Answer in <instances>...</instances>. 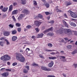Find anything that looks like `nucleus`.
<instances>
[{"label": "nucleus", "instance_id": "1", "mask_svg": "<svg viewBox=\"0 0 77 77\" xmlns=\"http://www.w3.org/2000/svg\"><path fill=\"white\" fill-rule=\"evenodd\" d=\"M57 33H60V34H62V33H65L67 35H71L72 34L71 30L69 29H64L63 28H61L58 31H57Z\"/></svg>", "mask_w": 77, "mask_h": 77}, {"label": "nucleus", "instance_id": "2", "mask_svg": "<svg viewBox=\"0 0 77 77\" xmlns=\"http://www.w3.org/2000/svg\"><path fill=\"white\" fill-rule=\"evenodd\" d=\"M16 59L21 62H24L25 61V58L20 53H16Z\"/></svg>", "mask_w": 77, "mask_h": 77}, {"label": "nucleus", "instance_id": "3", "mask_svg": "<svg viewBox=\"0 0 77 77\" xmlns=\"http://www.w3.org/2000/svg\"><path fill=\"white\" fill-rule=\"evenodd\" d=\"M1 60H3V61H6V60H10L11 59V57L8 55H6L2 57L1 58Z\"/></svg>", "mask_w": 77, "mask_h": 77}, {"label": "nucleus", "instance_id": "4", "mask_svg": "<svg viewBox=\"0 0 77 77\" xmlns=\"http://www.w3.org/2000/svg\"><path fill=\"white\" fill-rule=\"evenodd\" d=\"M1 75L4 77H8L9 75V72H6L1 74Z\"/></svg>", "mask_w": 77, "mask_h": 77}, {"label": "nucleus", "instance_id": "5", "mask_svg": "<svg viewBox=\"0 0 77 77\" xmlns=\"http://www.w3.org/2000/svg\"><path fill=\"white\" fill-rule=\"evenodd\" d=\"M22 12L26 15H27V14H29V13H30V11H29L28 10L24 9L22 11Z\"/></svg>", "mask_w": 77, "mask_h": 77}, {"label": "nucleus", "instance_id": "6", "mask_svg": "<svg viewBox=\"0 0 77 77\" xmlns=\"http://www.w3.org/2000/svg\"><path fill=\"white\" fill-rule=\"evenodd\" d=\"M34 23L36 26L39 27V26L41 25V22H39L38 21H34Z\"/></svg>", "mask_w": 77, "mask_h": 77}, {"label": "nucleus", "instance_id": "7", "mask_svg": "<svg viewBox=\"0 0 77 77\" xmlns=\"http://www.w3.org/2000/svg\"><path fill=\"white\" fill-rule=\"evenodd\" d=\"M54 65V62H53V61L51 60L48 65V66L50 68H51Z\"/></svg>", "mask_w": 77, "mask_h": 77}, {"label": "nucleus", "instance_id": "8", "mask_svg": "<svg viewBox=\"0 0 77 77\" xmlns=\"http://www.w3.org/2000/svg\"><path fill=\"white\" fill-rule=\"evenodd\" d=\"M26 51L28 54H29L32 53V50H30L29 48H27L26 49Z\"/></svg>", "mask_w": 77, "mask_h": 77}, {"label": "nucleus", "instance_id": "9", "mask_svg": "<svg viewBox=\"0 0 77 77\" xmlns=\"http://www.w3.org/2000/svg\"><path fill=\"white\" fill-rule=\"evenodd\" d=\"M53 28L51 27L45 30L44 32V33H46V32H49V31H53Z\"/></svg>", "mask_w": 77, "mask_h": 77}, {"label": "nucleus", "instance_id": "10", "mask_svg": "<svg viewBox=\"0 0 77 77\" xmlns=\"http://www.w3.org/2000/svg\"><path fill=\"white\" fill-rule=\"evenodd\" d=\"M70 15H71L72 17H73V18H76L77 17L76 14L73 12L70 13Z\"/></svg>", "mask_w": 77, "mask_h": 77}, {"label": "nucleus", "instance_id": "11", "mask_svg": "<svg viewBox=\"0 0 77 77\" xmlns=\"http://www.w3.org/2000/svg\"><path fill=\"white\" fill-rule=\"evenodd\" d=\"M18 10H14L12 12L11 15H16V14H18Z\"/></svg>", "mask_w": 77, "mask_h": 77}, {"label": "nucleus", "instance_id": "12", "mask_svg": "<svg viewBox=\"0 0 77 77\" xmlns=\"http://www.w3.org/2000/svg\"><path fill=\"white\" fill-rule=\"evenodd\" d=\"M38 36L37 37V38H42L43 36H44V34L43 33H41L40 34H39L37 35Z\"/></svg>", "mask_w": 77, "mask_h": 77}, {"label": "nucleus", "instance_id": "13", "mask_svg": "<svg viewBox=\"0 0 77 77\" xmlns=\"http://www.w3.org/2000/svg\"><path fill=\"white\" fill-rule=\"evenodd\" d=\"M11 32L9 31H7L4 32V36H9L10 35Z\"/></svg>", "mask_w": 77, "mask_h": 77}, {"label": "nucleus", "instance_id": "14", "mask_svg": "<svg viewBox=\"0 0 77 77\" xmlns=\"http://www.w3.org/2000/svg\"><path fill=\"white\" fill-rule=\"evenodd\" d=\"M63 23L64 25L65 26V27H67V28H68V23H66V22L64 20L63 21Z\"/></svg>", "mask_w": 77, "mask_h": 77}, {"label": "nucleus", "instance_id": "15", "mask_svg": "<svg viewBox=\"0 0 77 77\" xmlns=\"http://www.w3.org/2000/svg\"><path fill=\"white\" fill-rule=\"evenodd\" d=\"M8 7H4L3 9H2V11L4 12H5L7 11H8Z\"/></svg>", "mask_w": 77, "mask_h": 77}, {"label": "nucleus", "instance_id": "16", "mask_svg": "<svg viewBox=\"0 0 77 77\" xmlns=\"http://www.w3.org/2000/svg\"><path fill=\"white\" fill-rule=\"evenodd\" d=\"M12 9H13V5H11L9 7V11L11 12L12 11Z\"/></svg>", "mask_w": 77, "mask_h": 77}, {"label": "nucleus", "instance_id": "17", "mask_svg": "<svg viewBox=\"0 0 77 77\" xmlns=\"http://www.w3.org/2000/svg\"><path fill=\"white\" fill-rule=\"evenodd\" d=\"M12 41H15L17 39V37L16 36H13L12 38Z\"/></svg>", "mask_w": 77, "mask_h": 77}, {"label": "nucleus", "instance_id": "18", "mask_svg": "<svg viewBox=\"0 0 77 77\" xmlns=\"http://www.w3.org/2000/svg\"><path fill=\"white\" fill-rule=\"evenodd\" d=\"M24 17V14H21L18 17V20H21Z\"/></svg>", "mask_w": 77, "mask_h": 77}, {"label": "nucleus", "instance_id": "19", "mask_svg": "<svg viewBox=\"0 0 77 77\" xmlns=\"http://www.w3.org/2000/svg\"><path fill=\"white\" fill-rule=\"evenodd\" d=\"M56 59V57H48V59L50 60H51V59L54 60V59Z\"/></svg>", "mask_w": 77, "mask_h": 77}, {"label": "nucleus", "instance_id": "20", "mask_svg": "<svg viewBox=\"0 0 77 77\" xmlns=\"http://www.w3.org/2000/svg\"><path fill=\"white\" fill-rule=\"evenodd\" d=\"M11 33L12 35H15L16 34H17V30H14L11 31Z\"/></svg>", "mask_w": 77, "mask_h": 77}, {"label": "nucleus", "instance_id": "21", "mask_svg": "<svg viewBox=\"0 0 77 77\" xmlns=\"http://www.w3.org/2000/svg\"><path fill=\"white\" fill-rule=\"evenodd\" d=\"M66 47L68 49H69V50H71L72 48V45H68L66 46Z\"/></svg>", "mask_w": 77, "mask_h": 77}, {"label": "nucleus", "instance_id": "22", "mask_svg": "<svg viewBox=\"0 0 77 77\" xmlns=\"http://www.w3.org/2000/svg\"><path fill=\"white\" fill-rule=\"evenodd\" d=\"M71 5V2H66V6H69Z\"/></svg>", "mask_w": 77, "mask_h": 77}, {"label": "nucleus", "instance_id": "23", "mask_svg": "<svg viewBox=\"0 0 77 77\" xmlns=\"http://www.w3.org/2000/svg\"><path fill=\"white\" fill-rule=\"evenodd\" d=\"M70 25L71 26H73V27H75L76 26V24L74 23L71 22L70 23Z\"/></svg>", "mask_w": 77, "mask_h": 77}, {"label": "nucleus", "instance_id": "24", "mask_svg": "<svg viewBox=\"0 0 77 77\" xmlns=\"http://www.w3.org/2000/svg\"><path fill=\"white\" fill-rule=\"evenodd\" d=\"M77 53V50L75 49L74 51L71 52V54H76Z\"/></svg>", "mask_w": 77, "mask_h": 77}, {"label": "nucleus", "instance_id": "25", "mask_svg": "<svg viewBox=\"0 0 77 77\" xmlns=\"http://www.w3.org/2000/svg\"><path fill=\"white\" fill-rule=\"evenodd\" d=\"M38 17L40 19H42L43 18V16L41 14H39L38 15Z\"/></svg>", "mask_w": 77, "mask_h": 77}, {"label": "nucleus", "instance_id": "26", "mask_svg": "<svg viewBox=\"0 0 77 77\" xmlns=\"http://www.w3.org/2000/svg\"><path fill=\"white\" fill-rule=\"evenodd\" d=\"M32 65L33 66H38V64H37L34 63H33L32 64Z\"/></svg>", "mask_w": 77, "mask_h": 77}, {"label": "nucleus", "instance_id": "27", "mask_svg": "<svg viewBox=\"0 0 77 77\" xmlns=\"http://www.w3.org/2000/svg\"><path fill=\"white\" fill-rule=\"evenodd\" d=\"M22 2L21 4L22 5H25L26 4V0H21Z\"/></svg>", "mask_w": 77, "mask_h": 77}, {"label": "nucleus", "instance_id": "28", "mask_svg": "<svg viewBox=\"0 0 77 77\" xmlns=\"http://www.w3.org/2000/svg\"><path fill=\"white\" fill-rule=\"evenodd\" d=\"M23 72L24 73L26 74L28 72V70H27L26 69H24L23 70Z\"/></svg>", "mask_w": 77, "mask_h": 77}, {"label": "nucleus", "instance_id": "29", "mask_svg": "<svg viewBox=\"0 0 77 77\" xmlns=\"http://www.w3.org/2000/svg\"><path fill=\"white\" fill-rule=\"evenodd\" d=\"M41 68L42 70H44V71H46V69L47 68L46 67L42 66L41 67Z\"/></svg>", "mask_w": 77, "mask_h": 77}, {"label": "nucleus", "instance_id": "30", "mask_svg": "<svg viewBox=\"0 0 77 77\" xmlns=\"http://www.w3.org/2000/svg\"><path fill=\"white\" fill-rule=\"evenodd\" d=\"M33 5H34V6H36V5H37V2H36V1H33Z\"/></svg>", "mask_w": 77, "mask_h": 77}, {"label": "nucleus", "instance_id": "31", "mask_svg": "<svg viewBox=\"0 0 77 77\" xmlns=\"http://www.w3.org/2000/svg\"><path fill=\"white\" fill-rule=\"evenodd\" d=\"M4 42H3L1 41L0 42V45L2 47H3V44Z\"/></svg>", "mask_w": 77, "mask_h": 77}, {"label": "nucleus", "instance_id": "32", "mask_svg": "<svg viewBox=\"0 0 77 77\" xmlns=\"http://www.w3.org/2000/svg\"><path fill=\"white\" fill-rule=\"evenodd\" d=\"M16 27H20L21 26V24L19 23H17L16 24Z\"/></svg>", "mask_w": 77, "mask_h": 77}, {"label": "nucleus", "instance_id": "33", "mask_svg": "<svg viewBox=\"0 0 77 77\" xmlns=\"http://www.w3.org/2000/svg\"><path fill=\"white\" fill-rule=\"evenodd\" d=\"M53 33H48L47 35V36H53Z\"/></svg>", "mask_w": 77, "mask_h": 77}, {"label": "nucleus", "instance_id": "34", "mask_svg": "<svg viewBox=\"0 0 77 77\" xmlns=\"http://www.w3.org/2000/svg\"><path fill=\"white\" fill-rule=\"evenodd\" d=\"M48 47H49L50 48H51V47H52L53 46V45L51 43L48 44Z\"/></svg>", "mask_w": 77, "mask_h": 77}, {"label": "nucleus", "instance_id": "35", "mask_svg": "<svg viewBox=\"0 0 77 77\" xmlns=\"http://www.w3.org/2000/svg\"><path fill=\"white\" fill-rule=\"evenodd\" d=\"M45 6H46L47 8H49V6H50V5L48 3H46L45 4Z\"/></svg>", "mask_w": 77, "mask_h": 77}, {"label": "nucleus", "instance_id": "36", "mask_svg": "<svg viewBox=\"0 0 77 77\" xmlns=\"http://www.w3.org/2000/svg\"><path fill=\"white\" fill-rule=\"evenodd\" d=\"M46 51H56L55 50H46Z\"/></svg>", "mask_w": 77, "mask_h": 77}, {"label": "nucleus", "instance_id": "37", "mask_svg": "<svg viewBox=\"0 0 77 77\" xmlns=\"http://www.w3.org/2000/svg\"><path fill=\"white\" fill-rule=\"evenodd\" d=\"M26 28L27 29H29L32 28V26L30 25H28L26 26Z\"/></svg>", "mask_w": 77, "mask_h": 77}, {"label": "nucleus", "instance_id": "38", "mask_svg": "<svg viewBox=\"0 0 77 77\" xmlns=\"http://www.w3.org/2000/svg\"><path fill=\"white\" fill-rule=\"evenodd\" d=\"M12 18L13 19L14 21H16V19H15V18L14 16H13Z\"/></svg>", "mask_w": 77, "mask_h": 77}, {"label": "nucleus", "instance_id": "39", "mask_svg": "<svg viewBox=\"0 0 77 77\" xmlns=\"http://www.w3.org/2000/svg\"><path fill=\"white\" fill-rule=\"evenodd\" d=\"M46 71H51V69L46 68Z\"/></svg>", "mask_w": 77, "mask_h": 77}, {"label": "nucleus", "instance_id": "40", "mask_svg": "<svg viewBox=\"0 0 77 77\" xmlns=\"http://www.w3.org/2000/svg\"><path fill=\"white\" fill-rule=\"evenodd\" d=\"M73 66H74V67H75V68H77V64L76 63H74L73 64Z\"/></svg>", "mask_w": 77, "mask_h": 77}, {"label": "nucleus", "instance_id": "41", "mask_svg": "<svg viewBox=\"0 0 77 77\" xmlns=\"http://www.w3.org/2000/svg\"><path fill=\"white\" fill-rule=\"evenodd\" d=\"M17 65V62L13 63L12 64L13 66H15V65Z\"/></svg>", "mask_w": 77, "mask_h": 77}, {"label": "nucleus", "instance_id": "42", "mask_svg": "<svg viewBox=\"0 0 77 77\" xmlns=\"http://www.w3.org/2000/svg\"><path fill=\"white\" fill-rule=\"evenodd\" d=\"M25 67L28 70H29V66H25Z\"/></svg>", "mask_w": 77, "mask_h": 77}, {"label": "nucleus", "instance_id": "43", "mask_svg": "<svg viewBox=\"0 0 77 77\" xmlns=\"http://www.w3.org/2000/svg\"><path fill=\"white\" fill-rule=\"evenodd\" d=\"M5 41L6 42L7 44H9V42L8 41V40L5 39Z\"/></svg>", "mask_w": 77, "mask_h": 77}, {"label": "nucleus", "instance_id": "44", "mask_svg": "<svg viewBox=\"0 0 77 77\" xmlns=\"http://www.w3.org/2000/svg\"><path fill=\"white\" fill-rule=\"evenodd\" d=\"M17 30L19 32H21V28H19L17 29Z\"/></svg>", "mask_w": 77, "mask_h": 77}, {"label": "nucleus", "instance_id": "45", "mask_svg": "<svg viewBox=\"0 0 77 77\" xmlns=\"http://www.w3.org/2000/svg\"><path fill=\"white\" fill-rule=\"evenodd\" d=\"M39 56L41 57V58H42V59H44L45 58H44V56H43V55H39Z\"/></svg>", "mask_w": 77, "mask_h": 77}, {"label": "nucleus", "instance_id": "46", "mask_svg": "<svg viewBox=\"0 0 77 77\" xmlns=\"http://www.w3.org/2000/svg\"><path fill=\"white\" fill-rule=\"evenodd\" d=\"M5 38L4 37H2L0 38V40L1 41H3V40H5Z\"/></svg>", "mask_w": 77, "mask_h": 77}, {"label": "nucleus", "instance_id": "47", "mask_svg": "<svg viewBox=\"0 0 77 77\" xmlns=\"http://www.w3.org/2000/svg\"><path fill=\"white\" fill-rule=\"evenodd\" d=\"M35 30H36L37 32H39V29L38 28H36Z\"/></svg>", "mask_w": 77, "mask_h": 77}, {"label": "nucleus", "instance_id": "48", "mask_svg": "<svg viewBox=\"0 0 77 77\" xmlns=\"http://www.w3.org/2000/svg\"><path fill=\"white\" fill-rule=\"evenodd\" d=\"M6 71H12V70L9 69H6Z\"/></svg>", "mask_w": 77, "mask_h": 77}, {"label": "nucleus", "instance_id": "49", "mask_svg": "<svg viewBox=\"0 0 77 77\" xmlns=\"http://www.w3.org/2000/svg\"><path fill=\"white\" fill-rule=\"evenodd\" d=\"M9 26L11 28H13V27H14V26H13V25L11 24H10L9 25Z\"/></svg>", "mask_w": 77, "mask_h": 77}, {"label": "nucleus", "instance_id": "50", "mask_svg": "<svg viewBox=\"0 0 77 77\" xmlns=\"http://www.w3.org/2000/svg\"><path fill=\"white\" fill-rule=\"evenodd\" d=\"M62 75H63V77H66V74H65V73L62 74Z\"/></svg>", "mask_w": 77, "mask_h": 77}, {"label": "nucleus", "instance_id": "51", "mask_svg": "<svg viewBox=\"0 0 77 77\" xmlns=\"http://www.w3.org/2000/svg\"><path fill=\"white\" fill-rule=\"evenodd\" d=\"M35 35H33L32 36V37H31V38H32V39H33L34 40H35Z\"/></svg>", "mask_w": 77, "mask_h": 77}, {"label": "nucleus", "instance_id": "52", "mask_svg": "<svg viewBox=\"0 0 77 77\" xmlns=\"http://www.w3.org/2000/svg\"><path fill=\"white\" fill-rule=\"evenodd\" d=\"M49 23H51V24H53V23H54V21L52 20L51 21H50Z\"/></svg>", "mask_w": 77, "mask_h": 77}, {"label": "nucleus", "instance_id": "53", "mask_svg": "<svg viewBox=\"0 0 77 77\" xmlns=\"http://www.w3.org/2000/svg\"><path fill=\"white\" fill-rule=\"evenodd\" d=\"M64 17H65V18H67V15H66V14H64Z\"/></svg>", "mask_w": 77, "mask_h": 77}, {"label": "nucleus", "instance_id": "54", "mask_svg": "<svg viewBox=\"0 0 77 77\" xmlns=\"http://www.w3.org/2000/svg\"><path fill=\"white\" fill-rule=\"evenodd\" d=\"M45 14L47 15H48L50 14V13L49 12H45Z\"/></svg>", "mask_w": 77, "mask_h": 77}, {"label": "nucleus", "instance_id": "55", "mask_svg": "<svg viewBox=\"0 0 77 77\" xmlns=\"http://www.w3.org/2000/svg\"><path fill=\"white\" fill-rule=\"evenodd\" d=\"M48 77H55L54 75H49L48 76Z\"/></svg>", "mask_w": 77, "mask_h": 77}, {"label": "nucleus", "instance_id": "56", "mask_svg": "<svg viewBox=\"0 0 77 77\" xmlns=\"http://www.w3.org/2000/svg\"><path fill=\"white\" fill-rule=\"evenodd\" d=\"M13 5L14 6H16V5H17V3L16 2L14 3H13Z\"/></svg>", "mask_w": 77, "mask_h": 77}, {"label": "nucleus", "instance_id": "57", "mask_svg": "<svg viewBox=\"0 0 77 77\" xmlns=\"http://www.w3.org/2000/svg\"><path fill=\"white\" fill-rule=\"evenodd\" d=\"M51 54H52L53 55H54V54H56V53H55L54 52H51L50 53Z\"/></svg>", "mask_w": 77, "mask_h": 77}, {"label": "nucleus", "instance_id": "58", "mask_svg": "<svg viewBox=\"0 0 77 77\" xmlns=\"http://www.w3.org/2000/svg\"><path fill=\"white\" fill-rule=\"evenodd\" d=\"M74 35H77V31H75L74 32Z\"/></svg>", "mask_w": 77, "mask_h": 77}, {"label": "nucleus", "instance_id": "59", "mask_svg": "<svg viewBox=\"0 0 77 77\" xmlns=\"http://www.w3.org/2000/svg\"><path fill=\"white\" fill-rule=\"evenodd\" d=\"M60 57H61V58H62V59H65V57L63 56H61Z\"/></svg>", "mask_w": 77, "mask_h": 77}, {"label": "nucleus", "instance_id": "60", "mask_svg": "<svg viewBox=\"0 0 77 77\" xmlns=\"http://www.w3.org/2000/svg\"><path fill=\"white\" fill-rule=\"evenodd\" d=\"M62 12V11L60 10L59 9L57 11V12Z\"/></svg>", "mask_w": 77, "mask_h": 77}, {"label": "nucleus", "instance_id": "61", "mask_svg": "<svg viewBox=\"0 0 77 77\" xmlns=\"http://www.w3.org/2000/svg\"><path fill=\"white\" fill-rule=\"evenodd\" d=\"M3 8V6L2 5L1 6V7H0V9H2Z\"/></svg>", "mask_w": 77, "mask_h": 77}, {"label": "nucleus", "instance_id": "62", "mask_svg": "<svg viewBox=\"0 0 77 77\" xmlns=\"http://www.w3.org/2000/svg\"><path fill=\"white\" fill-rule=\"evenodd\" d=\"M7 64L8 65H11V63L10 62H7Z\"/></svg>", "mask_w": 77, "mask_h": 77}, {"label": "nucleus", "instance_id": "63", "mask_svg": "<svg viewBox=\"0 0 77 77\" xmlns=\"http://www.w3.org/2000/svg\"><path fill=\"white\" fill-rule=\"evenodd\" d=\"M62 61H63V62H66V59H63L62 60Z\"/></svg>", "mask_w": 77, "mask_h": 77}, {"label": "nucleus", "instance_id": "64", "mask_svg": "<svg viewBox=\"0 0 77 77\" xmlns=\"http://www.w3.org/2000/svg\"><path fill=\"white\" fill-rule=\"evenodd\" d=\"M20 53H23V51L22 50H21L20 51Z\"/></svg>", "mask_w": 77, "mask_h": 77}]
</instances>
